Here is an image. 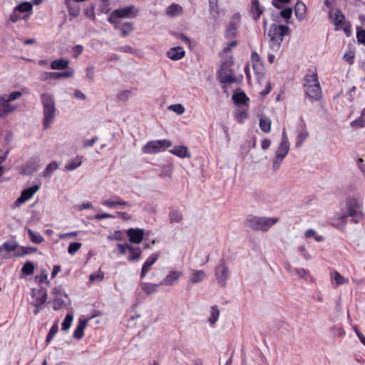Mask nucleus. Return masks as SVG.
Returning a JSON list of instances; mask_svg holds the SVG:
<instances>
[{"label":"nucleus","instance_id":"48","mask_svg":"<svg viewBox=\"0 0 365 365\" xmlns=\"http://www.w3.org/2000/svg\"><path fill=\"white\" fill-rule=\"evenodd\" d=\"M104 278V273L101 270L93 273L89 277L90 283H96L101 282Z\"/></svg>","mask_w":365,"mask_h":365},{"label":"nucleus","instance_id":"43","mask_svg":"<svg viewBox=\"0 0 365 365\" xmlns=\"http://www.w3.org/2000/svg\"><path fill=\"white\" fill-rule=\"evenodd\" d=\"M74 74V71L72 68H69L66 71L63 72H53L51 74H49L53 78H69L72 77Z\"/></svg>","mask_w":365,"mask_h":365},{"label":"nucleus","instance_id":"51","mask_svg":"<svg viewBox=\"0 0 365 365\" xmlns=\"http://www.w3.org/2000/svg\"><path fill=\"white\" fill-rule=\"evenodd\" d=\"M18 247V243L15 240H10L4 242L1 245V247L6 252H11L16 249Z\"/></svg>","mask_w":365,"mask_h":365},{"label":"nucleus","instance_id":"60","mask_svg":"<svg viewBox=\"0 0 365 365\" xmlns=\"http://www.w3.org/2000/svg\"><path fill=\"white\" fill-rule=\"evenodd\" d=\"M22 96V93L20 91H14L11 93L10 94H5L3 96L6 98V99L8 100V101L11 102L13 101H15L18 98H19Z\"/></svg>","mask_w":365,"mask_h":365},{"label":"nucleus","instance_id":"16","mask_svg":"<svg viewBox=\"0 0 365 365\" xmlns=\"http://www.w3.org/2000/svg\"><path fill=\"white\" fill-rule=\"evenodd\" d=\"M32 303L36 307H38L43 304L47 299V292L43 288L34 289L31 294Z\"/></svg>","mask_w":365,"mask_h":365},{"label":"nucleus","instance_id":"38","mask_svg":"<svg viewBox=\"0 0 365 365\" xmlns=\"http://www.w3.org/2000/svg\"><path fill=\"white\" fill-rule=\"evenodd\" d=\"M289 151V143H280L279 147L277 148L275 155L277 158H285L287 155Z\"/></svg>","mask_w":365,"mask_h":365},{"label":"nucleus","instance_id":"57","mask_svg":"<svg viewBox=\"0 0 365 365\" xmlns=\"http://www.w3.org/2000/svg\"><path fill=\"white\" fill-rule=\"evenodd\" d=\"M168 109L170 110L175 112V113H177L178 115H182V113H185V110L184 106L180 103L170 105L168 107Z\"/></svg>","mask_w":365,"mask_h":365},{"label":"nucleus","instance_id":"33","mask_svg":"<svg viewBox=\"0 0 365 365\" xmlns=\"http://www.w3.org/2000/svg\"><path fill=\"white\" fill-rule=\"evenodd\" d=\"M306 11L307 6L303 2H297L294 6V12L296 17L299 21H302L305 18Z\"/></svg>","mask_w":365,"mask_h":365},{"label":"nucleus","instance_id":"50","mask_svg":"<svg viewBox=\"0 0 365 365\" xmlns=\"http://www.w3.org/2000/svg\"><path fill=\"white\" fill-rule=\"evenodd\" d=\"M304 235L307 238H314L317 242H322L324 237L322 235H318L314 229H308L306 230Z\"/></svg>","mask_w":365,"mask_h":365},{"label":"nucleus","instance_id":"35","mask_svg":"<svg viewBox=\"0 0 365 365\" xmlns=\"http://www.w3.org/2000/svg\"><path fill=\"white\" fill-rule=\"evenodd\" d=\"M69 61L66 59L60 58L51 62V68L53 70H63L68 68Z\"/></svg>","mask_w":365,"mask_h":365},{"label":"nucleus","instance_id":"36","mask_svg":"<svg viewBox=\"0 0 365 365\" xmlns=\"http://www.w3.org/2000/svg\"><path fill=\"white\" fill-rule=\"evenodd\" d=\"M234 117L239 123H243L248 118L247 109L239 108L235 111Z\"/></svg>","mask_w":365,"mask_h":365},{"label":"nucleus","instance_id":"46","mask_svg":"<svg viewBox=\"0 0 365 365\" xmlns=\"http://www.w3.org/2000/svg\"><path fill=\"white\" fill-rule=\"evenodd\" d=\"M38 168L39 165L35 160H30L25 166L24 173L27 175H29L36 171Z\"/></svg>","mask_w":365,"mask_h":365},{"label":"nucleus","instance_id":"19","mask_svg":"<svg viewBox=\"0 0 365 365\" xmlns=\"http://www.w3.org/2000/svg\"><path fill=\"white\" fill-rule=\"evenodd\" d=\"M159 257L158 253H153L145 261L140 272V278L143 279L150 269V267L156 262Z\"/></svg>","mask_w":365,"mask_h":365},{"label":"nucleus","instance_id":"26","mask_svg":"<svg viewBox=\"0 0 365 365\" xmlns=\"http://www.w3.org/2000/svg\"><path fill=\"white\" fill-rule=\"evenodd\" d=\"M232 98L234 103L237 106H245L246 107L248 106L247 103L249 101V98L242 91L235 92Z\"/></svg>","mask_w":365,"mask_h":365},{"label":"nucleus","instance_id":"17","mask_svg":"<svg viewBox=\"0 0 365 365\" xmlns=\"http://www.w3.org/2000/svg\"><path fill=\"white\" fill-rule=\"evenodd\" d=\"M126 235L130 242L140 244L143 239L145 231L140 228H130L126 230Z\"/></svg>","mask_w":365,"mask_h":365},{"label":"nucleus","instance_id":"41","mask_svg":"<svg viewBox=\"0 0 365 365\" xmlns=\"http://www.w3.org/2000/svg\"><path fill=\"white\" fill-rule=\"evenodd\" d=\"M82 164V157L76 156L65 166V170L72 171L80 167Z\"/></svg>","mask_w":365,"mask_h":365},{"label":"nucleus","instance_id":"42","mask_svg":"<svg viewBox=\"0 0 365 365\" xmlns=\"http://www.w3.org/2000/svg\"><path fill=\"white\" fill-rule=\"evenodd\" d=\"M309 136V133L307 130V129H303L302 130L299 131L297 135V139L296 141L295 146L297 148H299L302 146L303 143L307 140V138Z\"/></svg>","mask_w":365,"mask_h":365},{"label":"nucleus","instance_id":"1","mask_svg":"<svg viewBox=\"0 0 365 365\" xmlns=\"http://www.w3.org/2000/svg\"><path fill=\"white\" fill-rule=\"evenodd\" d=\"M304 87L306 96L312 102L319 101L322 97V88L317 71L309 70L304 78Z\"/></svg>","mask_w":365,"mask_h":365},{"label":"nucleus","instance_id":"30","mask_svg":"<svg viewBox=\"0 0 365 365\" xmlns=\"http://www.w3.org/2000/svg\"><path fill=\"white\" fill-rule=\"evenodd\" d=\"M142 250L139 247H130V250L128 252V260L129 262H138L141 257Z\"/></svg>","mask_w":365,"mask_h":365},{"label":"nucleus","instance_id":"59","mask_svg":"<svg viewBox=\"0 0 365 365\" xmlns=\"http://www.w3.org/2000/svg\"><path fill=\"white\" fill-rule=\"evenodd\" d=\"M130 247H132V245L130 244H128V243L118 244L117 250H118L119 254L123 255H126L127 252H129Z\"/></svg>","mask_w":365,"mask_h":365},{"label":"nucleus","instance_id":"3","mask_svg":"<svg viewBox=\"0 0 365 365\" xmlns=\"http://www.w3.org/2000/svg\"><path fill=\"white\" fill-rule=\"evenodd\" d=\"M289 29L285 25L272 24L268 32L269 46L273 52H278L284 36L288 35Z\"/></svg>","mask_w":365,"mask_h":365},{"label":"nucleus","instance_id":"2","mask_svg":"<svg viewBox=\"0 0 365 365\" xmlns=\"http://www.w3.org/2000/svg\"><path fill=\"white\" fill-rule=\"evenodd\" d=\"M40 98L43 106V126L44 129H48L56 115L55 101L53 96L48 93L41 94Z\"/></svg>","mask_w":365,"mask_h":365},{"label":"nucleus","instance_id":"63","mask_svg":"<svg viewBox=\"0 0 365 365\" xmlns=\"http://www.w3.org/2000/svg\"><path fill=\"white\" fill-rule=\"evenodd\" d=\"M355 53L353 51L349 50L344 55V60L349 63V64H352L354 63Z\"/></svg>","mask_w":365,"mask_h":365},{"label":"nucleus","instance_id":"15","mask_svg":"<svg viewBox=\"0 0 365 365\" xmlns=\"http://www.w3.org/2000/svg\"><path fill=\"white\" fill-rule=\"evenodd\" d=\"M250 61L252 65L253 70L258 78L264 76V66L259 54L256 51H253L251 54Z\"/></svg>","mask_w":365,"mask_h":365},{"label":"nucleus","instance_id":"61","mask_svg":"<svg viewBox=\"0 0 365 365\" xmlns=\"http://www.w3.org/2000/svg\"><path fill=\"white\" fill-rule=\"evenodd\" d=\"M294 272L299 277L302 279H307L309 277V272L304 268H295Z\"/></svg>","mask_w":365,"mask_h":365},{"label":"nucleus","instance_id":"7","mask_svg":"<svg viewBox=\"0 0 365 365\" xmlns=\"http://www.w3.org/2000/svg\"><path fill=\"white\" fill-rule=\"evenodd\" d=\"M171 145L172 142L167 139L150 140L142 148V151L145 154H156L165 151Z\"/></svg>","mask_w":365,"mask_h":365},{"label":"nucleus","instance_id":"20","mask_svg":"<svg viewBox=\"0 0 365 365\" xmlns=\"http://www.w3.org/2000/svg\"><path fill=\"white\" fill-rule=\"evenodd\" d=\"M207 277V274L201 269H190L189 272V282L197 284L203 282Z\"/></svg>","mask_w":365,"mask_h":365},{"label":"nucleus","instance_id":"52","mask_svg":"<svg viewBox=\"0 0 365 365\" xmlns=\"http://www.w3.org/2000/svg\"><path fill=\"white\" fill-rule=\"evenodd\" d=\"M73 320V314H68L61 324V329L63 331H67L71 326Z\"/></svg>","mask_w":365,"mask_h":365},{"label":"nucleus","instance_id":"4","mask_svg":"<svg viewBox=\"0 0 365 365\" xmlns=\"http://www.w3.org/2000/svg\"><path fill=\"white\" fill-rule=\"evenodd\" d=\"M138 13L139 9L133 5L121 7L113 11L108 21L117 29L119 24V19H134L138 15Z\"/></svg>","mask_w":365,"mask_h":365},{"label":"nucleus","instance_id":"10","mask_svg":"<svg viewBox=\"0 0 365 365\" xmlns=\"http://www.w3.org/2000/svg\"><path fill=\"white\" fill-rule=\"evenodd\" d=\"M215 275L218 284L224 287L230 277L229 268L224 260H221L215 269Z\"/></svg>","mask_w":365,"mask_h":365},{"label":"nucleus","instance_id":"28","mask_svg":"<svg viewBox=\"0 0 365 365\" xmlns=\"http://www.w3.org/2000/svg\"><path fill=\"white\" fill-rule=\"evenodd\" d=\"M72 1L73 0H65L64 3L66 6L69 16L72 18H76L80 14L81 7L78 4L73 3Z\"/></svg>","mask_w":365,"mask_h":365},{"label":"nucleus","instance_id":"14","mask_svg":"<svg viewBox=\"0 0 365 365\" xmlns=\"http://www.w3.org/2000/svg\"><path fill=\"white\" fill-rule=\"evenodd\" d=\"M51 294L53 295V309H61L65 304V299L67 298V294L63 292L61 287H54Z\"/></svg>","mask_w":365,"mask_h":365},{"label":"nucleus","instance_id":"27","mask_svg":"<svg viewBox=\"0 0 365 365\" xmlns=\"http://www.w3.org/2000/svg\"><path fill=\"white\" fill-rule=\"evenodd\" d=\"M87 322H88V319H80L78 320L77 327L75 329V330L73 331V336L75 339H76L78 340H80V339H81L83 337V336H84V329H85V328L86 327Z\"/></svg>","mask_w":365,"mask_h":365},{"label":"nucleus","instance_id":"25","mask_svg":"<svg viewBox=\"0 0 365 365\" xmlns=\"http://www.w3.org/2000/svg\"><path fill=\"white\" fill-rule=\"evenodd\" d=\"M330 277L331 283L336 286L347 284L349 282L348 278L344 277L337 271L331 272Z\"/></svg>","mask_w":365,"mask_h":365},{"label":"nucleus","instance_id":"31","mask_svg":"<svg viewBox=\"0 0 365 365\" xmlns=\"http://www.w3.org/2000/svg\"><path fill=\"white\" fill-rule=\"evenodd\" d=\"M141 289L148 295L154 294L157 292V289L159 286H161L160 283L155 284L151 282H140V284Z\"/></svg>","mask_w":365,"mask_h":365},{"label":"nucleus","instance_id":"53","mask_svg":"<svg viewBox=\"0 0 365 365\" xmlns=\"http://www.w3.org/2000/svg\"><path fill=\"white\" fill-rule=\"evenodd\" d=\"M58 331V326L57 324H53L51 327V329H50V330H49V331L48 333V335H47V336L46 338V341H45V342L47 344H48L51 342V341L53 339V338L57 334Z\"/></svg>","mask_w":365,"mask_h":365},{"label":"nucleus","instance_id":"11","mask_svg":"<svg viewBox=\"0 0 365 365\" xmlns=\"http://www.w3.org/2000/svg\"><path fill=\"white\" fill-rule=\"evenodd\" d=\"M101 204L108 209H118L130 207V203L123 200L120 196L113 195L108 198H103Z\"/></svg>","mask_w":365,"mask_h":365},{"label":"nucleus","instance_id":"13","mask_svg":"<svg viewBox=\"0 0 365 365\" xmlns=\"http://www.w3.org/2000/svg\"><path fill=\"white\" fill-rule=\"evenodd\" d=\"M241 23V16L239 13H235L230 18V20L225 30V37L227 38H233L236 36L237 29Z\"/></svg>","mask_w":365,"mask_h":365},{"label":"nucleus","instance_id":"64","mask_svg":"<svg viewBox=\"0 0 365 365\" xmlns=\"http://www.w3.org/2000/svg\"><path fill=\"white\" fill-rule=\"evenodd\" d=\"M86 78L90 80L93 81L95 77V66H89L86 69Z\"/></svg>","mask_w":365,"mask_h":365},{"label":"nucleus","instance_id":"49","mask_svg":"<svg viewBox=\"0 0 365 365\" xmlns=\"http://www.w3.org/2000/svg\"><path fill=\"white\" fill-rule=\"evenodd\" d=\"M252 9L254 15H256V16H255V19H259L261 14L263 12V9L259 5V1L257 0H252Z\"/></svg>","mask_w":365,"mask_h":365},{"label":"nucleus","instance_id":"44","mask_svg":"<svg viewBox=\"0 0 365 365\" xmlns=\"http://www.w3.org/2000/svg\"><path fill=\"white\" fill-rule=\"evenodd\" d=\"M58 168V164L56 162L50 163L43 171V175L44 177H50L52 173L56 170Z\"/></svg>","mask_w":365,"mask_h":365},{"label":"nucleus","instance_id":"55","mask_svg":"<svg viewBox=\"0 0 365 365\" xmlns=\"http://www.w3.org/2000/svg\"><path fill=\"white\" fill-rule=\"evenodd\" d=\"M82 247L81 242H72L68 245V253L71 255H74Z\"/></svg>","mask_w":365,"mask_h":365},{"label":"nucleus","instance_id":"58","mask_svg":"<svg viewBox=\"0 0 365 365\" xmlns=\"http://www.w3.org/2000/svg\"><path fill=\"white\" fill-rule=\"evenodd\" d=\"M99 10H100V12L102 14H108L110 10V1L109 0H101Z\"/></svg>","mask_w":365,"mask_h":365},{"label":"nucleus","instance_id":"23","mask_svg":"<svg viewBox=\"0 0 365 365\" xmlns=\"http://www.w3.org/2000/svg\"><path fill=\"white\" fill-rule=\"evenodd\" d=\"M220 312L217 305L212 306L209 310V316L207 317V322L211 327H214L217 322L219 320Z\"/></svg>","mask_w":365,"mask_h":365},{"label":"nucleus","instance_id":"40","mask_svg":"<svg viewBox=\"0 0 365 365\" xmlns=\"http://www.w3.org/2000/svg\"><path fill=\"white\" fill-rule=\"evenodd\" d=\"M272 121L269 118L262 116L259 119V128L262 131L268 133L271 130Z\"/></svg>","mask_w":365,"mask_h":365},{"label":"nucleus","instance_id":"18","mask_svg":"<svg viewBox=\"0 0 365 365\" xmlns=\"http://www.w3.org/2000/svg\"><path fill=\"white\" fill-rule=\"evenodd\" d=\"M40 186L38 185L29 187L21 192V196L16 200L17 205L24 203L31 199L34 195L39 190Z\"/></svg>","mask_w":365,"mask_h":365},{"label":"nucleus","instance_id":"56","mask_svg":"<svg viewBox=\"0 0 365 365\" xmlns=\"http://www.w3.org/2000/svg\"><path fill=\"white\" fill-rule=\"evenodd\" d=\"M182 219L181 213L178 210H172L170 213V220L171 222H180Z\"/></svg>","mask_w":365,"mask_h":365},{"label":"nucleus","instance_id":"12","mask_svg":"<svg viewBox=\"0 0 365 365\" xmlns=\"http://www.w3.org/2000/svg\"><path fill=\"white\" fill-rule=\"evenodd\" d=\"M183 274L184 272L182 269H171L161 280L160 284L166 287H173L180 282Z\"/></svg>","mask_w":365,"mask_h":365},{"label":"nucleus","instance_id":"5","mask_svg":"<svg viewBox=\"0 0 365 365\" xmlns=\"http://www.w3.org/2000/svg\"><path fill=\"white\" fill-rule=\"evenodd\" d=\"M279 221L277 217L250 216L246 220L247 226L254 230L267 231Z\"/></svg>","mask_w":365,"mask_h":365},{"label":"nucleus","instance_id":"47","mask_svg":"<svg viewBox=\"0 0 365 365\" xmlns=\"http://www.w3.org/2000/svg\"><path fill=\"white\" fill-rule=\"evenodd\" d=\"M133 31V24L131 22H125L122 24L120 28L121 35L123 37L127 36L129 34H130Z\"/></svg>","mask_w":365,"mask_h":365},{"label":"nucleus","instance_id":"29","mask_svg":"<svg viewBox=\"0 0 365 365\" xmlns=\"http://www.w3.org/2000/svg\"><path fill=\"white\" fill-rule=\"evenodd\" d=\"M347 214H336L332 219V225L339 229H342L345 227L348 218Z\"/></svg>","mask_w":365,"mask_h":365},{"label":"nucleus","instance_id":"54","mask_svg":"<svg viewBox=\"0 0 365 365\" xmlns=\"http://www.w3.org/2000/svg\"><path fill=\"white\" fill-rule=\"evenodd\" d=\"M34 271V264L31 262H27L24 264L21 269V272L26 275L33 274Z\"/></svg>","mask_w":365,"mask_h":365},{"label":"nucleus","instance_id":"24","mask_svg":"<svg viewBox=\"0 0 365 365\" xmlns=\"http://www.w3.org/2000/svg\"><path fill=\"white\" fill-rule=\"evenodd\" d=\"M183 13V8L178 4L173 3L167 7L165 14L171 18L178 17Z\"/></svg>","mask_w":365,"mask_h":365},{"label":"nucleus","instance_id":"32","mask_svg":"<svg viewBox=\"0 0 365 365\" xmlns=\"http://www.w3.org/2000/svg\"><path fill=\"white\" fill-rule=\"evenodd\" d=\"M237 45L236 41H232L229 43L220 52V56L222 58H225V61H230L232 62V48L235 47Z\"/></svg>","mask_w":365,"mask_h":365},{"label":"nucleus","instance_id":"22","mask_svg":"<svg viewBox=\"0 0 365 365\" xmlns=\"http://www.w3.org/2000/svg\"><path fill=\"white\" fill-rule=\"evenodd\" d=\"M185 55V51L180 46H175L167 52V56L173 61H178L182 59Z\"/></svg>","mask_w":365,"mask_h":365},{"label":"nucleus","instance_id":"62","mask_svg":"<svg viewBox=\"0 0 365 365\" xmlns=\"http://www.w3.org/2000/svg\"><path fill=\"white\" fill-rule=\"evenodd\" d=\"M22 19L23 17L20 15V12L16 11V9L14 8L13 12L9 16V21L12 23H16Z\"/></svg>","mask_w":365,"mask_h":365},{"label":"nucleus","instance_id":"39","mask_svg":"<svg viewBox=\"0 0 365 365\" xmlns=\"http://www.w3.org/2000/svg\"><path fill=\"white\" fill-rule=\"evenodd\" d=\"M30 240L35 244H40L43 241V237L41 236V235L38 232L33 231L31 228H26Z\"/></svg>","mask_w":365,"mask_h":365},{"label":"nucleus","instance_id":"8","mask_svg":"<svg viewBox=\"0 0 365 365\" xmlns=\"http://www.w3.org/2000/svg\"><path fill=\"white\" fill-rule=\"evenodd\" d=\"M346 206L348 212L347 215L353 222H358L363 218L361 208L357 200L355 198L347 199Z\"/></svg>","mask_w":365,"mask_h":365},{"label":"nucleus","instance_id":"37","mask_svg":"<svg viewBox=\"0 0 365 365\" xmlns=\"http://www.w3.org/2000/svg\"><path fill=\"white\" fill-rule=\"evenodd\" d=\"M209 11L211 17L215 21H217L220 17L225 14L224 10L219 7L218 3L216 4L210 5Z\"/></svg>","mask_w":365,"mask_h":365},{"label":"nucleus","instance_id":"34","mask_svg":"<svg viewBox=\"0 0 365 365\" xmlns=\"http://www.w3.org/2000/svg\"><path fill=\"white\" fill-rule=\"evenodd\" d=\"M170 153L181 158H189L190 156L187 148L183 145L174 147L170 150Z\"/></svg>","mask_w":365,"mask_h":365},{"label":"nucleus","instance_id":"21","mask_svg":"<svg viewBox=\"0 0 365 365\" xmlns=\"http://www.w3.org/2000/svg\"><path fill=\"white\" fill-rule=\"evenodd\" d=\"M16 106L11 104L3 96L0 97V118L4 117L16 109Z\"/></svg>","mask_w":365,"mask_h":365},{"label":"nucleus","instance_id":"9","mask_svg":"<svg viewBox=\"0 0 365 365\" xmlns=\"http://www.w3.org/2000/svg\"><path fill=\"white\" fill-rule=\"evenodd\" d=\"M232 62L224 61L222 63L221 67L217 71L218 78L221 83H232L237 81L234 73L230 70Z\"/></svg>","mask_w":365,"mask_h":365},{"label":"nucleus","instance_id":"6","mask_svg":"<svg viewBox=\"0 0 365 365\" xmlns=\"http://www.w3.org/2000/svg\"><path fill=\"white\" fill-rule=\"evenodd\" d=\"M329 16L331 21L335 26V29L342 30L346 36L351 34V24L345 20L343 13L338 9L332 8L329 11Z\"/></svg>","mask_w":365,"mask_h":365},{"label":"nucleus","instance_id":"45","mask_svg":"<svg viewBox=\"0 0 365 365\" xmlns=\"http://www.w3.org/2000/svg\"><path fill=\"white\" fill-rule=\"evenodd\" d=\"M14 8L16 9V11H18L20 13H26L32 10V4L28 1H24Z\"/></svg>","mask_w":365,"mask_h":365}]
</instances>
